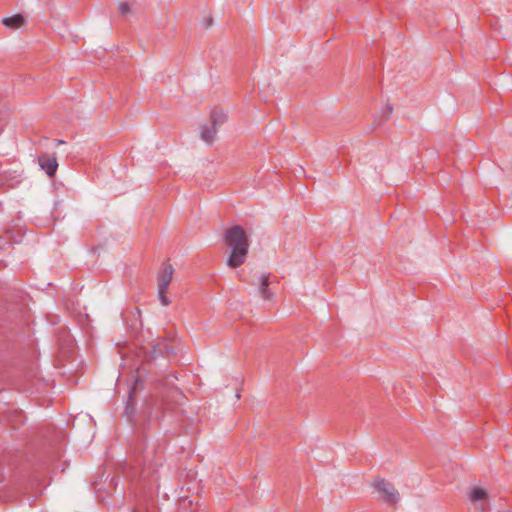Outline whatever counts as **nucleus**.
<instances>
[{
	"mask_svg": "<svg viewBox=\"0 0 512 512\" xmlns=\"http://www.w3.org/2000/svg\"><path fill=\"white\" fill-rule=\"evenodd\" d=\"M225 244L228 250L227 266L237 268L241 266L248 255V235L241 226H234L226 230L224 234Z\"/></svg>",
	"mask_w": 512,
	"mask_h": 512,
	"instance_id": "nucleus-1",
	"label": "nucleus"
},
{
	"mask_svg": "<svg viewBox=\"0 0 512 512\" xmlns=\"http://www.w3.org/2000/svg\"><path fill=\"white\" fill-rule=\"evenodd\" d=\"M174 268L170 263H163L157 277L158 299L163 306H168L171 301L166 296L168 287L173 279Z\"/></svg>",
	"mask_w": 512,
	"mask_h": 512,
	"instance_id": "nucleus-2",
	"label": "nucleus"
},
{
	"mask_svg": "<svg viewBox=\"0 0 512 512\" xmlns=\"http://www.w3.org/2000/svg\"><path fill=\"white\" fill-rule=\"evenodd\" d=\"M374 492L377 497L387 504H395L399 500V493L394 485L385 479L377 478L373 482Z\"/></svg>",
	"mask_w": 512,
	"mask_h": 512,
	"instance_id": "nucleus-3",
	"label": "nucleus"
},
{
	"mask_svg": "<svg viewBox=\"0 0 512 512\" xmlns=\"http://www.w3.org/2000/svg\"><path fill=\"white\" fill-rule=\"evenodd\" d=\"M468 497L475 508L482 511L485 508V502L489 498V493L485 488L475 486L470 490Z\"/></svg>",
	"mask_w": 512,
	"mask_h": 512,
	"instance_id": "nucleus-4",
	"label": "nucleus"
},
{
	"mask_svg": "<svg viewBox=\"0 0 512 512\" xmlns=\"http://www.w3.org/2000/svg\"><path fill=\"white\" fill-rule=\"evenodd\" d=\"M38 163L50 177L54 176L58 168V163L55 156L41 155L38 158Z\"/></svg>",
	"mask_w": 512,
	"mask_h": 512,
	"instance_id": "nucleus-5",
	"label": "nucleus"
},
{
	"mask_svg": "<svg viewBox=\"0 0 512 512\" xmlns=\"http://www.w3.org/2000/svg\"><path fill=\"white\" fill-rule=\"evenodd\" d=\"M217 132L218 129L215 126L211 124H206L201 126L200 128V137L206 143L211 144L215 140Z\"/></svg>",
	"mask_w": 512,
	"mask_h": 512,
	"instance_id": "nucleus-6",
	"label": "nucleus"
},
{
	"mask_svg": "<svg viewBox=\"0 0 512 512\" xmlns=\"http://www.w3.org/2000/svg\"><path fill=\"white\" fill-rule=\"evenodd\" d=\"M2 23L9 28H19L24 24V18L22 15L17 14L11 17L4 18Z\"/></svg>",
	"mask_w": 512,
	"mask_h": 512,
	"instance_id": "nucleus-7",
	"label": "nucleus"
},
{
	"mask_svg": "<svg viewBox=\"0 0 512 512\" xmlns=\"http://www.w3.org/2000/svg\"><path fill=\"white\" fill-rule=\"evenodd\" d=\"M227 120V115L222 111H214L211 115V125L217 129Z\"/></svg>",
	"mask_w": 512,
	"mask_h": 512,
	"instance_id": "nucleus-8",
	"label": "nucleus"
},
{
	"mask_svg": "<svg viewBox=\"0 0 512 512\" xmlns=\"http://www.w3.org/2000/svg\"><path fill=\"white\" fill-rule=\"evenodd\" d=\"M268 285H269L268 276H262L260 279L259 294L264 299L271 298V294L269 293V291L267 289Z\"/></svg>",
	"mask_w": 512,
	"mask_h": 512,
	"instance_id": "nucleus-9",
	"label": "nucleus"
},
{
	"mask_svg": "<svg viewBox=\"0 0 512 512\" xmlns=\"http://www.w3.org/2000/svg\"><path fill=\"white\" fill-rule=\"evenodd\" d=\"M118 11L122 15H128L131 12L130 6L126 2H119Z\"/></svg>",
	"mask_w": 512,
	"mask_h": 512,
	"instance_id": "nucleus-10",
	"label": "nucleus"
}]
</instances>
